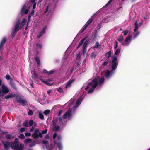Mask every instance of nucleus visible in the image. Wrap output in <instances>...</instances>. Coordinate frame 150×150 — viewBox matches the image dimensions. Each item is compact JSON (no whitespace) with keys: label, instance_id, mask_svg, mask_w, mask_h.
I'll return each instance as SVG.
<instances>
[{"label":"nucleus","instance_id":"f257e3e1","mask_svg":"<svg viewBox=\"0 0 150 150\" xmlns=\"http://www.w3.org/2000/svg\"><path fill=\"white\" fill-rule=\"evenodd\" d=\"M83 98L81 96L79 97L75 102V98L74 97L71 99L69 102L70 104L69 110L66 112L63 115V118L59 117L57 120L56 122H54V120L53 121L52 129L54 131H57L59 129V127L57 125L58 124L59 125L65 123L64 119H70L72 117V115L73 112H74L75 110L81 104Z\"/></svg>","mask_w":150,"mask_h":150},{"label":"nucleus","instance_id":"f03ea898","mask_svg":"<svg viewBox=\"0 0 150 150\" xmlns=\"http://www.w3.org/2000/svg\"><path fill=\"white\" fill-rule=\"evenodd\" d=\"M18 142V138H16L15 139L14 143H10L8 142H4L2 141V143L4 145V148L7 149H8L11 147L13 150H22L23 147V144L20 143L17 144V143Z\"/></svg>","mask_w":150,"mask_h":150},{"label":"nucleus","instance_id":"7ed1b4c3","mask_svg":"<svg viewBox=\"0 0 150 150\" xmlns=\"http://www.w3.org/2000/svg\"><path fill=\"white\" fill-rule=\"evenodd\" d=\"M98 77L95 78L92 80V81L91 82H89L88 83V86H92L89 90L88 91V93H93L94 89L96 88L98 86V83L99 85H101L104 82V79L103 77H101L99 80L98 81ZM89 88V87L88 86L86 87L85 90H87Z\"/></svg>","mask_w":150,"mask_h":150},{"label":"nucleus","instance_id":"20e7f679","mask_svg":"<svg viewBox=\"0 0 150 150\" xmlns=\"http://www.w3.org/2000/svg\"><path fill=\"white\" fill-rule=\"evenodd\" d=\"M28 4H24L23 6L20 11V13L21 15L27 14L29 12V10L27 8Z\"/></svg>","mask_w":150,"mask_h":150},{"label":"nucleus","instance_id":"39448f33","mask_svg":"<svg viewBox=\"0 0 150 150\" xmlns=\"http://www.w3.org/2000/svg\"><path fill=\"white\" fill-rule=\"evenodd\" d=\"M20 22L19 21L16 22V24L14 25V29L11 33V35L12 38H13L16 34L18 30Z\"/></svg>","mask_w":150,"mask_h":150},{"label":"nucleus","instance_id":"423d86ee","mask_svg":"<svg viewBox=\"0 0 150 150\" xmlns=\"http://www.w3.org/2000/svg\"><path fill=\"white\" fill-rule=\"evenodd\" d=\"M9 88L5 86L4 84H3L1 85V91L2 94H7L9 91Z\"/></svg>","mask_w":150,"mask_h":150},{"label":"nucleus","instance_id":"0eeeda50","mask_svg":"<svg viewBox=\"0 0 150 150\" xmlns=\"http://www.w3.org/2000/svg\"><path fill=\"white\" fill-rule=\"evenodd\" d=\"M7 39L6 37H4L0 42V52L2 53L3 50L4 46L6 41Z\"/></svg>","mask_w":150,"mask_h":150},{"label":"nucleus","instance_id":"6e6552de","mask_svg":"<svg viewBox=\"0 0 150 150\" xmlns=\"http://www.w3.org/2000/svg\"><path fill=\"white\" fill-rule=\"evenodd\" d=\"M32 136L35 138H37L39 137L42 138V135L41 133L39 132V130L38 129H36L35 130L34 134Z\"/></svg>","mask_w":150,"mask_h":150},{"label":"nucleus","instance_id":"1a4fd4ad","mask_svg":"<svg viewBox=\"0 0 150 150\" xmlns=\"http://www.w3.org/2000/svg\"><path fill=\"white\" fill-rule=\"evenodd\" d=\"M16 99L18 103L23 105H26L27 104V101L25 100L22 99L21 97L18 96H17Z\"/></svg>","mask_w":150,"mask_h":150},{"label":"nucleus","instance_id":"9d476101","mask_svg":"<svg viewBox=\"0 0 150 150\" xmlns=\"http://www.w3.org/2000/svg\"><path fill=\"white\" fill-rule=\"evenodd\" d=\"M80 56L79 54L77 55L76 57V69H79L80 66V64H81V61L80 59Z\"/></svg>","mask_w":150,"mask_h":150},{"label":"nucleus","instance_id":"9b49d317","mask_svg":"<svg viewBox=\"0 0 150 150\" xmlns=\"http://www.w3.org/2000/svg\"><path fill=\"white\" fill-rule=\"evenodd\" d=\"M131 37V36H129L127 37L125 39V41L122 43V45L124 46L129 45L130 42L129 41L130 40Z\"/></svg>","mask_w":150,"mask_h":150},{"label":"nucleus","instance_id":"f8f14e48","mask_svg":"<svg viewBox=\"0 0 150 150\" xmlns=\"http://www.w3.org/2000/svg\"><path fill=\"white\" fill-rule=\"evenodd\" d=\"M76 79L75 78H73L72 77H71L67 82L65 86V88H67L68 87H71L72 83L74 82V81L76 80Z\"/></svg>","mask_w":150,"mask_h":150},{"label":"nucleus","instance_id":"ddd939ff","mask_svg":"<svg viewBox=\"0 0 150 150\" xmlns=\"http://www.w3.org/2000/svg\"><path fill=\"white\" fill-rule=\"evenodd\" d=\"M9 84L11 86L14 90L16 91L18 90V88L16 87L15 83L13 81L12 79H11L10 80Z\"/></svg>","mask_w":150,"mask_h":150},{"label":"nucleus","instance_id":"4468645a","mask_svg":"<svg viewBox=\"0 0 150 150\" xmlns=\"http://www.w3.org/2000/svg\"><path fill=\"white\" fill-rule=\"evenodd\" d=\"M46 29L47 27L46 26H45L43 28L41 31L40 32L39 34L37 35V37L38 38H39L43 35V34L45 32Z\"/></svg>","mask_w":150,"mask_h":150},{"label":"nucleus","instance_id":"2eb2a0df","mask_svg":"<svg viewBox=\"0 0 150 150\" xmlns=\"http://www.w3.org/2000/svg\"><path fill=\"white\" fill-rule=\"evenodd\" d=\"M85 40L86 41L84 43L83 46V51L85 50L86 49L89 41L88 39H86V38Z\"/></svg>","mask_w":150,"mask_h":150},{"label":"nucleus","instance_id":"dca6fc26","mask_svg":"<svg viewBox=\"0 0 150 150\" xmlns=\"http://www.w3.org/2000/svg\"><path fill=\"white\" fill-rule=\"evenodd\" d=\"M111 68L112 71H113L116 69L118 65V62H111Z\"/></svg>","mask_w":150,"mask_h":150},{"label":"nucleus","instance_id":"f3484780","mask_svg":"<svg viewBox=\"0 0 150 150\" xmlns=\"http://www.w3.org/2000/svg\"><path fill=\"white\" fill-rule=\"evenodd\" d=\"M113 74V72L112 70L111 71H108L105 73V78H109V77L112 75Z\"/></svg>","mask_w":150,"mask_h":150},{"label":"nucleus","instance_id":"a211bd4d","mask_svg":"<svg viewBox=\"0 0 150 150\" xmlns=\"http://www.w3.org/2000/svg\"><path fill=\"white\" fill-rule=\"evenodd\" d=\"M87 38V37L84 38L80 41L79 45L77 47V49H78L83 44V43L84 42V41L86 40V39Z\"/></svg>","mask_w":150,"mask_h":150},{"label":"nucleus","instance_id":"6ab92c4d","mask_svg":"<svg viewBox=\"0 0 150 150\" xmlns=\"http://www.w3.org/2000/svg\"><path fill=\"white\" fill-rule=\"evenodd\" d=\"M87 38V37L84 38L80 41L79 45L77 47V49H78L83 44V43L84 42V41L86 40V39Z\"/></svg>","mask_w":150,"mask_h":150},{"label":"nucleus","instance_id":"aec40b11","mask_svg":"<svg viewBox=\"0 0 150 150\" xmlns=\"http://www.w3.org/2000/svg\"><path fill=\"white\" fill-rule=\"evenodd\" d=\"M34 59L36 62L38 66H40L41 64V63L39 57H35L34 58Z\"/></svg>","mask_w":150,"mask_h":150},{"label":"nucleus","instance_id":"412c9836","mask_svg":"<svg viewBox=\"0 0 150 150\" xmlns=\"http://www.w3.org/2000/svg\"><path fill=\"white\" fill-rule=\"evenodd\" d=\"M93 19L92 18H90L85 24V25L88 26L93 21Z\"/></svg>","mask_w":150,"mask_h":150},{"label":"nucleus","instance_id":"4be33fe9","mask_svg":"<svg viewBox=\"0 0 150 150\" xmlns=\"http://www.w3.org/2000/svg\"><path fill=\"white\" fill-rule=\"evenodd\" d=\"M111 58L112 59L111 62H117V58L116 57L113 56Z\"/></svg>","mask_w":150,"mask_h":150},{"label":"nucleus","instance_id":"5701e85b","mask_svg":"<svg viewBox=\"0 0 150 150\" xmlns=\"http://www.w3.org/2000/svg\"><path fill=\"white\" fill-rule=\"evenodd\" d=\"M134 25H135V28L134 29V32H136V31H137L138 30V23L137 21L135 22Z\"/></svg>","mask_w":150,"mask_h":150},{"label":"nucleus","instance_id":"b1692460","mask_svg":"<svg viewBox=\"0 0 150 150\" xmlns=\"http://www.w3.org/2000/svg\"><path fill=\"white\" fill-rule=\"evenodd\" d=\"M100 46L99 42H96L94 46L93 47V49H97L99 46Z\"/></svg>","mask_w":150,"mask_h":150},{"label":"nucleus","instance_id":"393cba45","mask_svg":"<svg viewBox=\"0 0 150 150\" xmlns=\"http://www.w3.org/2000/svg\"><path fill=\"white\" fill-rule=\"evenodd\" d=\"M57 144L58 148L60 150L62 149V146L60 142H58Z\"/></svg>","mask_w":150,"mask_h":150},{"label":"nucleus","instance_id":"a878e982","mask_svg":"<svg viewBox=\"0 0 150 150\" xmlns=\"http://www.w3.org/2000/svg\"><path fill=\"white\" fill-rule=\"evenodd\" d=\"M111 51H110L105 54V56L107 57V59H108L111 56Z\"/></svg>","mask_w":150,"mask_h":150},{"label":"nucleus","instance_id":"bb28decb","mask_svg":"<svg viewBox=\"0 0 150 150\" xmlns=\"http://www.w3.org/2000/svg\"><path fill=\"white\" fill-rule=\"evenodd\" d=\"M96 56V54L94 52H93L91 54L90 57L91 58V59H95V57Z\"/></svg>","mask_w":150,"mask_h":150},{"label":"nucleus","instance_id":"cd10ccee","mask_svg":"<svg viewBox=\"0 0 150 150\" xmlns=\"http://www.w3.org/2000/svg\"><path fill=\"white\" fill-rule=\"evenodd\" d=\"M35 142L34 141H31L30 142V143L29 144V146L30 147H32L34 146H35Z\"/></svg>","mask_w":150,"mask_h":150},{"label":"nucleus","instance_id":"c85d7f7f","mask_svg":"<svg viewBox=\"0 0 150 150\" xmlns=\"http://www.w3.org/2000/svg\"><path fill=\"white\" fill-rule=\"evenodd\" d=\"M109 62V61L108 59H107L106 61H105L102 64V66H106Z\"/></svg>","mask_w":150,"mask_h":150},{"label":"nucleus","instance_id":"c756f323","mask_svg":"<svg viewBox=\"0 0 150 150\" xmlns=\"http://www.w3.org/2000/svg\"><path fill=\"white\" fill-rule=\"evenodd\" d=\"M32 75L33 76L34 78L35 79H38V76L36 73L35 71H33L32 73Z\"/></svg>","mask_w":150,"mask_h":150},{"label":"nucleus","instance_id":"7c9ffc66","mask_svg":"<svg viewBox=\"0 0 150 150\" xmlns=\"http://www.w3.org/2000/svg\"><path fill=\"white\" fill-rule=\"evenodd\" d=\"M14 94H8L5 96V98L6 99L12 98L14 96Z\"/></svg>","mask_w":150,"mask_h":150},{"label":"nucleus","instance_id":"2f4dec72","mask_svg":"<svg viewBox=\"0 0 150 150\" xmlns=\"http://www.w3.org/2000/svg\"><path fill=\"white\" fill-rule=\"evenodd\" d=\"M31 141V139H25L24 141V143L25 144L30 143V142Z\"/></svg>","mask_w":150,"mask_h":150},{"label":"nucleus","instance_id":"473e14b6","mask_svg":"<svg viewBox=\"0 0 150 150\" xmlns=\"http://www.w3.org/2000/svg\"><path fill=\"white\" fill-rule=\"evenodd\" d=\"M118 41L119 42H121L124 40L123 36H121L119 37L117 39Z\"/></svg>","mask_w":150,"mask_h":150},{"label":"nucleus","instance_id":"72a5a7b5","mask_svg":"<svg viewBox=\"0 0 150 150\" xmlns=\"http://www.w3.org/2000/svg\"><path fill=\"white\" fill-rule=\"evenodd\" d=\"M26 20L25 19H23L21 23V25H25Z\"/></svg>","mask_w":150,"mask_h":150},{"label":"nucleus","instance_id":"f704fd0d","mask_svg":"<svg viewBox=\"0 0 150 150\" xmlns=\"http://www.w3.org/2000/svg\"><path fill=\"white\" fill-rule=\"evenodd\" d=\"M39 117L42 119H44V116L41 112H39Z\"/></svg>","mask_w":150,"mask_h":150},{"label":"nucleus","instance_id":"c9c22d12","mask_svg":"<svg viewBox=\"0 0 150 150\" xmlns=\"http://www.w3.org/2000/svg\"><path fill=\"white\" fill-rule=\"evenodd\" d=\"M6 137L7 139H12L14 137V136H13L10 134H8L6 135Z\"/></svg>","mask_w":150,"mask_h":150},{"label":"nucleus","instance_id":"e433bc0d","mask_svg":"<svg viewBox=\"0 0 150 150\" xmlns=\"http://www.w3.org/2000/svg\"><path fill=\"white\" fill-rule=\"evenodd\" d=\"M87 27V26L85 25L84 27L80 30V32L81 33H82L86 29Z\"/></svg>","mask_w":150,"mask_h":150},{"label":"nucleus","instance_id":"4c0bfd02","mask_svg":"<svg viewBox=\"0 0 150 150\" xmlns=\"http://www.w3.org/2000/svg\"><path fill=\"white\" fill-rule=\"evenodd\" d=\"M112 1V0H110L107 3L103 6V8H105L106 7H107L108 6H109L110 4Z\"/></svg>","mask_w":150,"mask_h":150},{"label":"nucleus","instance_id":"58836bf2","mask_svg":"<svg viewBox=\"0 0 150 150\" xmlns=\"http://www.w3.org/2000/svg\"><path fill=\"white\" fill-rule=\"evenodd\" d=\"M120 52V49H117L116 50V51L115 53V55H118L119 53Z\"/></svg>","mask_w":150,"mask_h":150},{"label":"nucleus","instance_id":"ea45409f","mask_svg":"<svg viewBox=\"0 0 150 150\" xmlns=\"http://www.w3.org/2000/svg\"><path fill=\"white\" fill-rule=\"evenodd\" d=\"M57 91L60 93H63V91L62 89L60 88L59 87L58 88V89H57Z\"/></svg>","mask_w":150,"mask_h":150},{"label":"nucleus","instance_id":"a19ab883","mask_svg":"<svg viewBox=\"0 0 150 150\" xmlns=\"http://www.w3.org/2000/svg\"><path fill=\"white\" fill-rule=\"evenodd\" d=\"M115 45L114 46V48L115 49H116L118 46V42L116 40L115 41Z\"/></svg>","mask_w":150,"mask_h":150},{"label":"nucleus","instance_id":"79ce46f5","mask_svg":"<svg viewBox=\"0 0 150 150\" xmlns=\"http://www.w3.org/2000/svg\"><path fill=\"white\" fill-rule=\"evenodd\" d=\"M50 111L48 110H47L45 111L44 112V113L46 115H47L48 114H49L50 112Z\"/></svg>","mask_w":150,"mask_h":150},{"label":"nucleus","instance_id":"37998d69","mask_svg":"<svg viewBox=\"0 0 150 150\" xmlns=\"http://www.w3.org/2000/svg\"><path fill=\"white\" fill-rule=\"evenodd\" d=\"M49 6H47L45 10V11L44 12V13H47V12H50V10H49Z\"/></svg>","mask_w":150,"mask_h":150},{"label":"nucleus","instance_id":"c03bdc74","mask_svg":"<svg viewBox=\"0 0 150 150\" xmlns=\"http://www.w3.org/2000/svg\"><path fill=\"white\" fill-rule=\"evenodd\" d=\"M97 37V34L96 33L94 35L93 37V40L94 41L96 39V38Z\"/></svg>","mask_w":150,"mask_h":150},{"label":"nucleus","instance_id":"a18cd8bd","mask_svg":"<svg viewBox=\"0 0 150 150\" xmlns=\"http://www.w3.org/2000/svg\"><path fill=\"white\" fill-rule=\"evenodd\" d=\"M19 137L21 139H24L25 136L23 134H21L19 135Z\"/></svg>","mask_w":150,"mask_h":150},{"label":"nucleus","instance_id":"49530a36","mask_svg":"<svg viewBox=\"0 0 150 150\" xmlns=\"http://www.w3.org/2000/svg\"><path fill=\"white\" fill-rule=\"evenodd\" d=\"M55 72V70H51L50 71H48V74L51 75L53 74Z\"/></svg>","mask_w":150,"mask_h":150},{"label":"nucleus","instance_id":"de8ad7c7","mask_svg":"<svg viewBox=\"0 0 150 150\" xmlns=\"http://www.w3.org/2000/svg\"><path fill=\"white\" fill-rule=\"evenodd\" d=\"M5 78L6 79L9 80L11 79V77L9 74H7Z\"/></svg>","mask_w":150,"mask_h":150},{"label":"nucleus","instance_id":"09e8293b","mask_svg":"<svg viewBox=\"0 0 150 150\" xmlns=\"http://www.w3.org/2000/svg\"><path fill=\"white\" fill-rule=\"evenodd\" d=\"M44 83H45V84L48 85V86H51L52 85V84H50V83L49 82H48L47 81H45L44 82Z\"/></svg>","mask_w":150,"mask_h":150},{"label":"nucleus","instance_id":"8fccbe9b","mask_svg":"<svg viewBox=\"0 0 150 150\" xmlns=\"http://www.w3.org/2000/svg\"><path fill=\"white\" fill-rule=\"evenodd\" d=\"M139 32H136L134 36V38H136L139 35Z\"/></svg>","mask_w":150,"mask_h":150},{"label":"nucleus","instance_id":"3c124183","mask_svg":"<svg viewBox=\"0 0 150 150\" xmlns=\"http://www.w3.org/2000/svg\"><path fill=\"white\" fill-rule=\"evenodd\" d=\"M33 120H30L29 123V124L30 126H31L33 125Z\"/></svg>","mask_w":150,"mask_h":150},{"label":"nucleus","instance_id":"603ef678","mask_svg":"<svg viewBox=\"0 0 150 150\" xmlns=\"http://www.w3.org/2000/svg\"><path fill=\"white\" fill-rule=\"evenodd\" d=\"M28 114L29 115H33V113L32 111L31 110H29L28 112Z\"/></svg>","mask_w":150,"mask_h":150},{"label":"nucleus","instance_id":"864d4df0","mask_svg":"<svg viewBox=\"0 0 150 150\" xmlns=\"http://www.w3.org/2000/svg\"><path fill=\"white\" fill-rule=\"evenodd\" d=\"M61 137L60 136H58L57 137V140L58 141V142H60V140L61 139Z\"/></svg>","mask_w":150,"mask_h":150},{"label":"nucleus","instance_id":"5fc2aeb1","mask_svg":"<svg viewBox=\"0 0 150 150\" xmlns=\"http://www.w3.org/2000/svg\"><path fill=\"white\" fill-rule=\"evenodd\" d=\"M28 121H26L24 122L23 124V125L25 127H27L28 126Z\"/></svg>","mask_w":150,"mask_h":150},{"label":"nucleus","instance_id":"6e6d98bb","mask_svg":"<svg viewBox=\"0 0 150 150\" xmlns=\"http://www.w3.org/2000/svg\"><path fill=\"white\" fill-rule=\"evenodd\" d=\"M47 130L45 129L44 131H42L41 133L42 134H42H45L47 133Z\"/></svg>","mask_w":150,"mask_h":150},{"label":"nucleus","instance_id":"4d7b16f0","mask_svg":"<svg viewBox=\"0 0 150 150\" xmlns=\"http://www.w3.org/2000/svg\"><path fill=\"white\" fill-rule=\"evenodd\" d=\"M122 33L124 34V35H126L128 33V31H123Z\"/></svg>","mask_w":150,"mask_h":150},{"label":"nucleus","instance_id":"13d9d810","mask_svg":"<svg viewBox=\"0 0 150 150\" xmlns=\"http://www.w3.org/2000/svg\"><path fill=\"white\" fill-rule=\"evenodd\" d=\"M43 72L45 74H48V71L46 69H44L43 70Z\"/></svg>","mask_w":150,"mask_h":150},{"label":"nucleus","instance_id":"bf43d9fd","mask_svg":"<svg viewBox=\"0 0 150 150\" xmlns=\"http://www.w3.org/2000/svg\"><path fill=\"white\" fill-rule=\"evenodd\" d=\"M26 136H31V134L30 133H26L25 134Z\"/></svg>","mask_w":150,"mask_h":150},{"label":"nucleus","instance_id":"052dcab7","mask_svg":"<svg viewBox=\"0 0 150 150\" xmlns=\"http://www.w3.org/2000/svg\"><path fill=\"white\" fill-rule=\"evenodd\" d=\"M34 10H33L32 11L31 13L29 14V15H30L31 16H33L34 14Z\"/></svg>","mask_w":150,"mask_h":150},{"label":"nucleus","instance_id":"680f3d73","mask_svg":"<svg viewBox=\"0 0 150 150\" xmlns=\"http://www.w3.org/2000/svg\"><path fill=\"white\" fill-rule=\"evenodd\" d=\"M36 45L38 46L39 47V48L40 49H41L42 47V45L41 44L37 43Z\"/></svg>","mask_w":150,"mask_h":150},{"label":"nucleus","instance_id":"e2e57ef3","mask_svg":"<svg viewBox=\"0 0 150 150\" xmlns=\"http://www.w3.org/2000/svg\"><path fill=\"white\" fill-rule=\"evenodd\" d=\"M25 130V129L24 128H22L20 129V131L21 132H23Z\"/></svg>","mask_w":150,"mask_h":150},{"label":"nucleus","instance_id":"0e129e2a","mask_svg":"<svg viewBox=\"0 0 150 150\" xmlns=\"http://www.w3.org/2000/svg\"><path fill=\"white\" fill-rule=\"evenodd\" d=\"M33 4V9H34L35 8L36 3H34Z\"/></svg>","mask_w":150,"mask_h":150},{"label":"nucleus","instance_id":"69168bd1","mask_svg":"<svg viewBox=\"0 0 150 150\" xmlns=\"http://www.w3.org/2000/svg\"><path fill=\"white\" fill-rule=\"evenodd\" d=\"M48 142V141H42V143L43 144H46Z\"/></svg>","mask_w":150,"mask_h":150},{"label":"nucleus","instance_id":"338daca9","mask_svg":"<svg viewBox=\"0 0 150 150\" xmlns=\"http://www.w3.org/2000/svg\"><path fill=\"white\" fill-rule=\"evenodd\" d=\"M57 136V134L56 133H55L53 136V139L55 138Z\"/></svg>","mask_w":150,"mask_h":150},{"label":"nucleus","instance_id":"774afa93","mask_svg":"<svg viewBox=\"0 0 150 150\" xmlns=\"http://www.w3.org/2000/svg\"><path fill=\"white\" fill-rule=\"evenodd\" d=\"M31 16H32L30 15H29H29L28 16V21H29L30 20Z\"/></svg>","mask_w":150,"mask_h":150}]
</instances>
